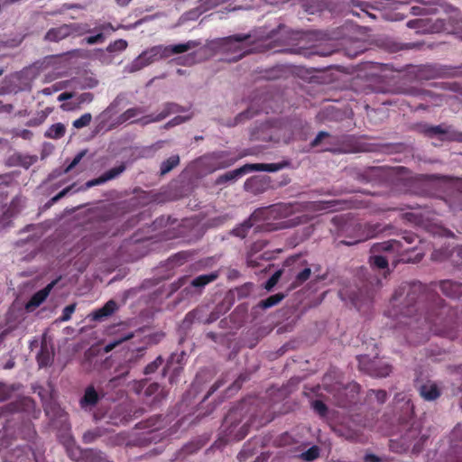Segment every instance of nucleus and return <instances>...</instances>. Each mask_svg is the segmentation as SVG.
Returning a JSON list of instances; mask_svg holds the SVG:
<instances>
[{
    "mask_svg": "<svg viewBox=\"0 0 462 462\" xmlns=\"http://www.w3.org/2000/svg\"><path fill=\"white\" fill-rule=\"evenodd\" d=\"M437 285L448 298L457 299L462 296V283L452 280H442L430 284L405 282L394 291L385 315L397 320L394 327L403 325L421 330L432 329V326L441 321L442 315L451 311L436 292Z\"/></svg>",
    "mask_w": 462,
    "mask_h": 462,
    "instance_id": "f257e3e1",
    "label": "nucleus"
},
{
    "mask_svg": "<svg viewBox=\"0 0 462 462\" xmlns=\"http://www.w3.org/2000/svg\"><path fill=\"white\" fill-rule=\"evenodd\" d=\"M297 204L277 203L264 208H256L253 218L263 221L267 231L283 229L298 224L294 219L284 220L296 212Z\"/></svg>",
    "mask_w": 462,
    "mask_h": 462,
    "instance_id": "f03ea898",
    "label": "nucleus"
},
{
    "mask_svg": "<svg viewBox=\"0 0 462 462\" xmlns=\"http://www.w3.org/2000/svg\"><path fill=\"white\" fill-rule=\"evenodd\" d=\"M250 39L249 33L234 34L215 39L210 42V46L217 53L231 55L228 61L235 62L249 52L245 48Z\"/></svg>",
    "mask_w": 462,
    "mask_h": 462,
    "instance_id": "7ed1b4c3",
    "label": "nucleus"
},
{
    "mask_svg": "<svg viewBox=\"0 0 462 462\" xmlns=\"http://www.w3.org/2000/svg\"><path fill=\"white\" fill-rule=\"evenodd\" d=\"M244 413L243 405H238L231 408L224 418L222 431L226 442L240 441L247 436L250 427L248 421L240 425Z\"/></svg>",
    "mask_w": 462,
    "mask_h": 462,
    "instance_id": "20e7f679",
    "label": "nucleus"
},
{
    "mask_svg": "<svg viewBox=\"0 0 462 462\" xmlns=\"http://www.w3.org/2000/svg\"><path fill=\"white\" fill-rule=\"evenodd\" d=\"M414 250V247L404 248L402 240L391 239L382 243L374 244L371 251L373 254H380L383 252L403 253ZM369 263L372 266L378 269H385L388 267V259L386 256L374 254L370 257Z\"/></svg>",
    "mask_w": 462,
    "mask_h": 462,
    "instance_id": "39448f33",
    "label": "nucleus"
},
{
    "mask_svg": "<svg viewBox=\"0 0 462 462\" xmlns=\"http://www.w3.org/2000/svg\"><path fill=\"white\" fill-rule=\"evenodd\" d=\"M166 426L165 418L162 415H153L150 418L141 420L135 425V429L143 430L141 440L145 443H157L165 437V431H162Z\"/></svg>",
    "mask_w": 462,
    "mask_h": 462,
    "instance_id": "423d86ee",
    "label": "nucleus"
},
{
    "mask_svg": "<svg viewBox=\"0 0 462 462\" xmlns=\"http://www.w3.org/2000/svg\"><path fill=\"white\" fill-rule=\"evenodd\" d=\"M29 402H32L31 399L23 398L15 402H12L0 408V419L5 420L3 428L0 430V433L3 431L2 437H14L15 432L12 430L14 425V418L12 416L16 412L23 411Z\"/></svg>",
    "mask_w": 462,
    "mask_h": 462,
    "instance_id": "0eeeda50",
    "label": "nucleus"
},
{
    "mask_svg": "<svg viewBox=\"0 0 462 462\" xmlns=\"http://www.w3.org/2000/svg\"><path fill=\"white\" fill-rule=\"evenodd\" d=\"M357 360L359 369L372 377H387L393 372V365L383 359H371L368 356H360Z\"/></svg>",
    "mask_w": 462,
    "mask_h": 462,
    "instance_id": "6e6552de",
    "label": "nucleus"
},
{
    "mask_svg": "<svg viewBox=\"0 0 462 462\" xmlns=\"http://www.w3.org/2000/svg\"><path fill=\"white\" fill-rule=\"evenodd\" d=\"M277 32L273 31L271 35L266 37L259 47L261 48L260 51H272L273 53H295L300 54L304 57H310L312 54H319L318 51H311L303 48H290L285 49L283 47L282 41L277 37Z\"/></svg>",
    "mask_w": 462,
    "mask_h": 462,
    "instance_id": "1a4fd4ad",
    "label": "nucleus"
},
{
    "mask_svg": "<svg viewBox=\"0 0 462 462\" xmlns=\"http://www.w3.org/2000/svg\"><path fill=\"white\" fill-rule=\"evenodd\" d=\"M237 159L238 157L232 156L226 151L214 152L203 157L204 164L211 171L226 169L233 165Z\"/></svg>",
    "mask_w": 462,
    "mask_h": 462,
    "instance_id": "9d476101",
    "label": "nucleus"
},
{
    "mask_svg": "<svg viewBox=\"0 0 462 462\" xmlns=\"http://www.w3.org/2000/svg\"><path fill=\"white\" fill-rule=\"evenodd\" d=\"M432 32H446L457 35L462 40V18L451 15L447 19H437L430 26Z\"/></svg>",
    "mask_w": 462,
    "mask_h": 462,
    "instance_id": "9b49d317",
    "label": "nucleus"
},
{
    "mask_svg": "<svg viewBox=\"0 0 462 462\" xmlns=\"http://www.w3.org/2000/svg\"><path fill=\"white\" fill-rule=\"evenodd\" d=\"M217 278V272H212L210 273L199 275L189 282V286L185 287L183 291L186 292V295L200 293L206 285H208L210 282H213Z\"/></svg>",
    "mask_w": 462,
    "mask_h": 462,
    "instance_id": "f8f14e48",
    "label": "nucleus"
},
{
    "mask_svg": "<svg viewBox=\"0 0 462 462\" xmlns=\"http://www.w3.org/2000/svg\"><path fill=\"white\" fill-rule=\"evenodd\" d=\"M168 392L158 383H150L143 391V401L149 405H158L166 399Z\"/></svg>",
    "mask_w": 462,
    "mask_h": 462,
    "instance_id": "ddd939ff",
    "label": "nucleus"
},
{
    "mask_svg": "<svg viewBox=\"0 0 462 462\" xmlns=\"http://www.w3.org/2000/svg\"><path fill=\"white\" fill-rule=\"evenodd\" d=\"M181 107L175 103H166L163 109L156 116L149 115L140 119L132 121V123H140L143 125L150 123L160 122L169 116L171 114L181 112Z\"/></svg>",
    "mask_w": 462,
    "mask_h": 462,
    "instance_id": "4468645a",
    "label": "nucleus"
},
{
    "mask_svg": "<svg viewBox=\"0 0 462 462\" xmlns=\"http://www.w3.org/2000/svg\"><path fill=\"white\" fill-rule=\"evenodd\" d=\"M103 398V394H100L94 387L90 384L86 387L82 397L79 399V407L86 411H92L100 400Z\"/></svg>",
    "mask_w": 462,
    "mask_h": 462,
    "instance_id": "2eb2a0df",
    "label": "nucleus"
},
{
    "mask_svg": "<svg viewBox=\"0 0 462 462\" xmlns=\"http://www.w3.org/2000/svg\"><path fill=\"white\" fill-rule=\"evenodd\" d=\"M450 456L455 457L452 462H462V424H457L451 431Z\"/></svg>",
    "mask_w": 462,
    "mask_h": 462,
    "instance_id": "dca6fc26",
    "label": "nucleus"
},
{
    "mask_svg": "<svg viewBox=\"0 0 462 462\" xmlns=\"http://www.w3.org/2000/svg\"><path fill=\"white\" fill-rule=\"evenodd\" d=\"M416 387L420 396L427 402L436 401L441 395L440 388L432 381H427Z\"/></svg>",
    "mask_w": 462,
    "mask_h": 462,
    "instance_id": "f3484780",
    "label": "nucleus"
},
{
    "mask_svg": "<svg viewBox=\"0 0 462 462\" xmlns=\"http://www.w3.org/2000/svg\"><path fill=\"white\" fill-rule=\"evenodd\" d=\"M445 69L438 64H424L418 67L417 76L420 79H432L444 75Z\"/></svg>",
    "mask_w": 462,
    "mask_h": 462,
    "instance_id": "a211bd4d",
    "label": "nucleus"
},
{
    "mask_svg": "<svg viewBox=\"0 0 462 462\" xmlns=\"http://www.w3.org/2000/svg\"><path fill=\"white\" fill-rule=\"evenodd\" d=\"M270 186V180L265 177L254 176L246 180L245 182V190L260 194L264 192Z\"/></svg>",
    "mask_w": 462,
    "mask_h": 462,
    "instance_id": "6ab92c4d",
    "label": "nucleus"
},
{
    "mask_svg": "<svg viewBox=\"0 0 462 462\" xmlns=\"http://www.w3.org/2000/svg\"><path fill=\"white\" fill-rule=\"evenodd\" d=\"M451 131L450 125H446L444 124L439 125H424L422 132L424 134L430 138H432L434 136H439V139L442 142L448 141L447 138Z\"/></svg>",
    "mask_w": 462,
    "mask_h": 462,
    "instance_id": "aec40b11",
    "label": "nucleus"
},
{
    "mask_svg": "<svg viewBox=\"0 0 462 462\" xmlns=\"http://www.w3.org/2000/svg\"><path fill=\"white\" fill-rule=\"evenodd\" d=\"M205 445V441L200 439H193L185 444L180 450H178L172 460L178 461L184 459L187 456L196 453Z\"/></svg>",
    "mask_w": 462,
    "mask_h": 462,
    "instance_id": "412c9836",
    "label": "nucleus"
},
{
    "mask_svg": "<svg viewBox=\"0 0 462 462\" xmlns=\"http://www.w3.org/2000/svg\"><path fill=\"white\" fill-rule=\"evenodd\" d=\"M381 231L380 226L377 224H365L364 226V234L353 240H343L340 243L346 245H356L360 242L365 241L369 238L374 237L378 232Z\"/></svg>",
    "mask_w": 462,
    "mask_h": 462,
    "instance_id": "4be33fe9",
    "label": "nucleus"
},
{
    "mask_svg": "<svg viewBox=\"0 0 462 462\" xmlns=\"http://www.w3.org/2000/svg\"><path fill=\"white\" fill-rule=\"evenodd\" d=\"M118 309L116 301L114 300H108L103 307L92 312L91 317L95 321H101L110 317Z\"/></svg>",
    "mask_w": 462,
    "mask_h": 462,
    "instance_id": "5701e85b",
    "label": "nucleus"
},
{
    "mask_svg": "<svg viewBox=\"0 0 462 462\" xmlns=\"http://www.w3.org/2000/svg\"><path fill=\"white\" fill-rule=\"evenodd\" d=\"M199 43L194 41H189L185 43L169 45L163 48L162 55L164 57H170L174 54L183 53L197 47Z\"/></svg>",
    "mask_w": 462,
    "mask_h": 462,
    "instance_id": "b1692460",
    "label": "nucleus"
},
{
    "mask_svg": "<svg viewBox=\"0 0 462 462\" xmlns=\"http://www.w3.org/2000/svg\"><path fill=\"white\" fill-rule=\"evenodd\" d=\"M56 281H53L42 290L35 292L28 301L27 308L29 309L39 307L47 299Z\"/></svg>",
    "mask_w": 462,
    "mask_h": 462,
    "instance_id": "393cba45",
    "label": "nucleus"
},
{
    "mask_svg": "<svg viewBox=\"0 0 462 462\" xmlns=\"http://www.w3.org/2000/svg\"><path fill=\"white\" fill-rule=\"evenodd\" d=\"M68 28L67 23L59 27L51 28L46 32L44 40L47 42H58L69 36V31Z\"/></svg>",
    "mask_w": 462,
    "mask_h": 462,
    "instance_id": "a878e982",
    "label": "nucleus"
},
{
    "mask_svg": "<svg viewBox=\"0 0 462 462\" xmlns=\"http://www.w3.org/2000/svg\"><path fill=\"white\" fill-rule=\"evenodd\" d=\"M382 175V170L379 167H369L365 169L363 171L358 172L356 180L361 182H375Z\"/></svg>",
    "mask_w": 462,
    "mask_h": 462,
    "instance_id": "bb28decb",
    "label": "nucleus"
},
{
    "mask_svg": "<svg viewBox=\"0 0 462 462\" xmlns=\"http://www.w3.org/2000/svg\"><path fill=\"white\" fill-rule=\"evenodd\" d=\"M248 172H250V170H249V166L247 163L238 169L227 171L225 174L219 176L217 182L218 184H221V183L227 182L229 180H235Z\"/></svg>",
    "mask_w": 462,
    "mask_h": 462,
    "instance_id": "cd10ccee",
    "label": "nucleus"
},
{
    "mask_svg": "<svg viewBox=\"0 0 462 462\" xmlns=\"http://www.w3.org/2000/svg\"><path fill=\"white\" fill-rule=\"evenodd\" d=\"M288 163L278 162V163H248L250 171H268L275 172L283 169Z\"/></svg>",
    "mask_w": 462,
    "mask_h": 462,
    "instance_id": "c85d7f7f",
    "label": "nucleus"
},
{
    "mask_svg": "<svg viewBox=\"0 0 462 462\" xmlns=\"http://www.w3.org/2000/svg\"><path fill=\"white\" fill-rule=\"evenodd\" d=\"M257 222H260V219L253 218L252 213L246 220H245L242 224H240L238 226L233 229L234 236H238L240 238H245L247 236L249 230Z\"/></svg>",
    "mask_w": 462,
    "mask_h": 462,
    "instance_id": "c756f323",
    "label": "nucleus"
},
{
    "mask_svg": "<svg viewBox=\"0 0 462 462\" xmlns=\"http://www.w3.org/2000/svg\"><path fill=\"white\" fill-rule=\"evenodd\" d=\"M40 367H47L51 365L53 356L48 349L46 344L41 346V349L36 356Z\"/></svg>",
    "mask_w": 462,
    "mask_h": 462,
    "instance_id": "7c9ffc66",
    "label": "nucleus"
},
{
    "mask_svg": "<svg viewBox=\"0 0 462 462\" xmlns=\"http://www.w3.org/2000/svg\"><path fill=\"white\" fill-rule=\"evenodd\" d=\"M285 298V294L279 292L269 296L268 298L262 300L258 302L257 307L261 310H267L277 304H279Z\"/></svg>",
    "mask_w": 462,
    "mask_h": 462,
    "instance_id": "2f4dec72",
    "label": "nucleus"
},
{
    "mask_svg": "<svg viewBox=\"0 0 462 462\" xmlns=\"http://www.w3.org/2000/svg\"><path fill=\"white\" fill-rule=\"evenodd\" d=\"M66 127L62 123L51 125L45 132L44 136L50 139H60L64 136Z\"/></svg>",
    "mask_w": 462,
    "mask_h": 462,
    "instance_id": "473e14b6",
    "label": "nucleus"
},
{
    "mask_svg": "<svg viewBox=\"0 0 462 462\" xmlns=\"http://www.w3.org/2000/svg\"><path fill=\"white\" fill-rule=\"evenodd\" d=\"M180 164V156L178 154L171 155L168 159L164 160L161 163L160 167V174L166 175L171 171H172L175 167Z\"/></svg>",
    "mask_w": 462,
    "mask_h": 462,
    "instance_id": "72a5a7b5",
    "label": "nucleus"
},
{
    "mask_svg": "<svg viewBox=\"0 0 462 462\" xmlns=\"http://www.w3.org/2000/svg\"><path fill=\"white\" fill-rule=\"evenodd\" d=\"M106 432L105 429L102 428H95L93 430H89L86 431L82 436V441L85 444H90L95 442L97 439L104 436Z\"/></svg>",
    "mask_w": 462,
    "mask_h": 462,
    "instance_id": "f704fd0d",
    "label": "nucleus"
},
{
    "mask_svg": "<svg viewBox=\"0 0 462 462\" xmlns=\"http://www.w3.org/2000/svg\"><path fill=\"white\" fill-rule=\"evenodd\" d=\"M143 113H145V109L143 107H131L122 113L119 116L118 120L120 123H125Z\"/></svg>",
    "mask_w": 462,
    "mask_h": 462,
    "instance_id": "c9c22d12",
    "label": "nucleus"
},
{
    "mask_svg": "<svg viewBox=\"0 0 462 462\" xmlns=\"http://www.w3.org/2000/svg\"><path fill=\"white\" fill-rule=\"evenodd\" d=\"M258 110L257 109H254L252 106L249 107L248 109L239 113L234 119V123L231 125L232 126H235L238 124H242L244 123L245 121L254 117L255 115L258 114Z\"/></svg>",
    "mask_w": 462,
    "mask_h": 462,
    "instance_id": "e433bc0d",
    "label": "nucleus"
},
{
    "mask_svg": "<svg viewBox=\"0 0 462 462\" xmlns=\"http://www.w3.org/2000/svg\"><path fill=\"white\" fill-rule=\"evenodd\" d=\"M125 169H126V167H125V163H121L120 165L106 171V172H104L102 174V176L105 180V182L117 178L120 174H122L125 171Z\"/></svg>",
    "mask_w": 462,
    "mask_h": 462,
    "instance_id": "4c0bfd02",
    "label": "nucleus"
},
{
    "mask_svg": "<svg viewBox=\"0 0 462 462\" xmlns=\"http://www.w3.org/2000/svg\"><path fill=\"white\" fill-rule=\"evenodd\" d=\"M311 274V269L310 267H305L301 271L296 273L295 279L292 282L294 287L300 286L303 284L306 281H308Z\"/></svg>",
    "mask_w": 462,
    "mask_h": 462,
    "instance_id": "58836bf2",
    "label": "nucleus"
},
{
    "mask_svg": "<svg viewBox=\"0 0 462 462\" xmlns=\"http://www.w3.org/2000/svg\"><path fill=\"white\" fill-rule=\"evenodd\" d=\"M340 201L332 199V200H327V201H318L315 202L313 205V208L315 210H328V211H333L335 210L336 206L339 205Z\"/></svg>",
    "mask_w": 462,
    "mask_h": 462,
    "instance_id": "ea45409f",
    "label": "nucleus"
},
{
    "mask_svg": "<svg viewBox=\"0 0 462 462\" xmlns=\"http://www.w3.org/2000/svg\"><path fill=\"white\" fill-rule=\"evenodd\" d=\"M67 27H69L68 30L69 31V35L74 34V33L81 35V34H84L87 32H93V30L88 29V26L87 23H69V24H67Z\"/></svg>",
    "mask_w": 462,
    "mask_h": 462,
    "instance_id": "a19ab883",
    "label": "nucleus"
},
{
    "mask_svg": "<svg viewBox=\"0 0 462 462\" xmlns=\"http://www.w3.org/2000/svg\"><path fill=\"white\" fill-rule=\"evenodd\" d=\"M449 208L454 213L462 211V191H457L449 199Z\"/></svg>",
    "mask_w": 462,
    "mask_h": 462,
    "instance_id": "79ce46f5",
    "label": "nucleus"
},
{
    "mask_svg": "<svg viewBox=\"0 0 462 462\" xmlns=\"http://www.w3.org/2000/svg\"><path fill=\"white\" fill-rule=\"evenodd\" d=\"M128 46V43L125 40L118 39L115 42H111L107 47L106 51L110 53L114 52H122L124 51Z\"/></svg>",
    "mask_w": 462,
    "mask_h": 462,
    "instance_id": "37998d69",
    "label": "nucleus"
},
{
    "mask_svg": "<svg viewBox=\"0 0 462 462\" xmlns=\"http://www.w3.org/2000/svg\"><path fill=\"white\" fill-rule=\"evenodd\" d=\"M319 448L318 446H312L308 450L302 452L300 457L305 461H313L319 457Z\"/></svg>",
    "mask_w": 462,
    "mask_h": 462,
    "instance_id": "c03bdc74",
    "label": "nucleus"
},
{
    "mask_svg": "<svg viewBox=\"0 0 462 462\" xmlns=\"http://www.w3.org/2000/svg\"><path fill=\"white\" fill-rule=\"evenodd\" d=\"M92 120V116L90 113L83 114L79 118L73 121V126L77 129H80L88 126Z\"/></svg>",
    "mask_w": 462,
    "mask_h": 462,
    "instance_id": "a18cd8bd",
    "label": "nucleus"
},
{
    "mask_svg": "<svg viewBox=\"0 0 462 462\" xmlns=\"http://www.w3.org/2000/svg\"><path fill=\"white\" fill-rule=\"evenodd\" d=\"M87 153V150H83L81 152H79L74 158L73 160L71 161V162L67 165L64 169H63V171L62 173L63 174H67L69 173L72 169H74L79 162L80 161L83 159V157L86 155Z\"/></svg>",
    "mask_w": 462,
    "mask_h": 462,
    "instance_id": "49530a36",
    "label": "nucleus"
},
{
    "mask_svg": "<svg viewBox=\"0 0 462 462\" xmlns=\"http://www.w3.org/2000/svg\"><path fill=\"white\" fill-rule=\"evenodd\" d=\"M162 363H163V360H162V356H157L155 358V360H153L152 362H151L150 364H148L145 366L143 373L145 374H152L155 373L157 371V369L162 365Z\"/></svg>",
    "mask_w": 462,
    "mask_h": 462,
    "instance_id": "de8ad7c7",
    "label": "nucleus"
},
{
    "mask_svg": "<svg viewBox=\"0 0 462 462\" xmlns=\"http://www.w3.org/2000/svg\"><path fill=\"white\" fill-rule=\"evenodd\" d=\"M311 407L320 417H325L328 414L327 405L320 400H315L311 402Z\"/></svg>",
    "mask_w": 462,
    "mask_h": 462,
    "instance_id": "09e8293b",
    "label": "nucleus"
},
{
    "mask_svg": "<svg viewBox=\"0 0 462 462\" xmlns=\"http://www.w3.org/2000/svg\"><path fill=\"white\" fill-rule=\"evenodd\" d=\"M282 271H276L265 282L264 288L270 291L273 289V287L278 283L279 280L282 277Z\"/></svg>",
    "mask_w": 462,
    "mask_h": 462,
    "instance_id": "8fccbe9b",
    "label": "nucleus"
},
{
    "mask_svg": "<svg viewBox=\"0 0 462 462\" xmlns=\"http://www.w3.org/2000/svg\"><path fill=\"white\" fill-rule=\"evenodd\" d=\"M75 310H76V304L75 303L69 304V305L66 306L63 309V310H62V314L60 317V321H68V320H69L71 319V316L74 313Z\"/></svg>",
    "mask_w": 462,
    "mask_h": 462,
    "instance_id": "3c124183",
    "label": "nucleus"
},
{
    "mask_svg": "<svg viewBox=\"0 0 462 462\" xmlns=\"http://www.w3.org/2000/svg\"><path fill=\"white\" fill-rule=\"evenodd\" d=\"M372 394L374 395L375 399L380 404L384 403L388 397V394L384 390H369L368 395L371 396Z\"/></svg>",
    "mask_w": 462,
    "mask_h": 462,
    "instance_id": "603ef678",
    "label": "nucleus"
},
{
    "mask_svg": "<svg viewBox=\"0 0 462 462\" xmlns=\"http://www.w3.org/2000/svg\"><path fill=\"white\" fill-rule=\"evenodd\" d=\"M13 391V387L0 383V402L8 400L11 397Z\"/></svg>",
    "mask_w": 462,
    "mask_h": 462,
    "instance_id": "864d4df0",
    "label": "nucleus"
},
{
    "mask_svg": "<svg viewBox=\"0 0 462 462\" xmlns=\"http://www.w3.org/2000/svg\"><path fill=\"white\" fill-rule=\"evenodd\" d=\"M105 180L102 175H100L98 178L88 180L85 185L79 189V190H87L94 186L104 184Z\"/></svg>",
    "mask_w": 462,
    "mask_h": 462,
    "instance_id": "5fc2aeb1",
    "label": "nucleus"
},
{
    "mask_svg": "<svg viewBox=\"0 0 462 462\" xmlns=\"http://www.w3.org/2000/svg\"><path fill=\"white\" fill-rule=\"evenodd\" d=\"M75 185L76 184L73 183L72 185L68 186L65 189H63L61 191H60L53 198L51 199V200L49 201V204H53V203L59 201L63 197H65L75 187Z\"/></svg>",
    "mask_w": 462,
    "mask_h": 462,
    "instance_id": "6e6d98bb",
    "label": "nucleus"
},
{
    "mask_svg": "<svg viewBox=\"0 0 462 462\" xmlns=\"http://www.w3.org/2000/svg\"><path fill=\"white\" fill-rule=\"evenodd\" d=\"M427 20L426 19H413L407 23V26L411 29H421L426 25Z\"/></svg>",
    "mask_w": 462,
    "mask_h": 462,
    "instance_id": "4d7b16f0",
    "label": "nucleus"
},
{
    "mask_svg": "<svg viewBox=\"0 0 462 462\" xmlns=\"http://www.w3.org/2000/svg\"><path fill=\"white\" fill-rule=\"evenodd\" d=\"M109 442L113 446L123 445L125 442V436L124 433H117L109 438Z\"/></svg>",
    "mask_w": 462,
    "mask_h": 462,
    "instance_id": "13d9d810",
    "label": "nucleus"
},
{
    "mask_svg": "<svg viewBox=\"0 0 462 462\" xmlns=\"http://www.w3.org/2000/svg\"><path fill=\"white\" fill-rule=\"evenodd\" d=\"M86 42L89 45H93L96 43L103 42L105 41V36L103 32H98L96 35L87 37L85 39Z\"/></svg>",
    "mask_w": 462,
    "mask_h": 462,
    "instance_id": "bf43d9fd",
    "label": "nucleus"
},
{
    "mask_svg": "<svg viewBox=\"0 0 462 462\" xmlns=\"http://www.w3.org/2000/svg\"><path fill=\"white\" fill-rule=\"evenodd\" d=\"M420 434V429L418 427L412 426L402 437L403 440L407 442L412 439H416Z\"/></svg>",
    "mask_w": 462,
    "mask_h": 462,
    "instance_id": "052dcab7",
    "label": "nucleus"
},
{
    "mask_svg": "<svg viewBox=\"0 0 462 462\" xmlns=\"http://www.w3.org/2000/svg\"><path fill=\"white\" fill-rule=\"evenodd\" d=\"M93 99H94V96L92 93H90V92L82 93L77 98V100H78L77 106H79L84 103H90L93 101Z\"/></svg>",
    "mask_w": 462,
    "mask_h": 462,
    "instance_id": "680f3d73",
    "label": "nucleus"
},
{
    "mask_svg": "<svg viewBox=\"0 0 462 462\" xmlns=\"http://www.w3.org/2000/svg\"><path fill=\"white\" fill-rule=\"evenodd\" d=\"M328 136H329V134H328V133L324 132V131L319 132V133L317 134V136L314 138V140L310 143V146H311L312 148H313V147H317V146H319V145L321 143L322 140H323L324 138L328 137Z\"/></svg>",
    "mask_w": 462,
    "mask_h": 462,
    "instance_id": "e2e57ef3",
    "label": "nucleus"
},
{
    "mask_svg": "<svg viewBox=\"0 0 462 462\" xmlns=\"http://www.w3.org/2000/svg\"><path fill=\"white\" fill-rule=\"evenodd\" d=\"M447 138L448 139V142L462 143V132H458L451 128L450 134Z\"/></svg>",
    "mask_w": 462,
    "mask_h": 462,
    "instance_id": "0e129e2a",
    "label": "nucleus"
},
{
    "mask_svg": "<svg viewBox=\"0 0 462 462\" xmlns=\"http://www.w3.org/2000/svg\"><path fill=\"white\" fill-rule=\"evenodd\" d=\"M185 121V117H182L180 116H177L171 120H170L165 125L164 128L168 129L170 127H173L175 125H178Z\"/></svg>",
    "mask_w": 462,
    "mask_h": 462,
    "instance_id": "69168bd1",
    "label": "nucleus"
},
{
    "mask_svg": "<svg viewBox=\"0 0 462 462\" xmlns=\"http://www.w3.org/2000/svg\"><path fill=\"white\" fill-rule=\"evenodd\" d=\"M278 442L281 446H286L291 444L293 441L291 436L286 432L280 437Z\"/></svg>",
    "mask_w": 462,
    "mask_h": 462,
    "instance_id": "338daca9",
    "label": "nucleus"
},
{
    "mask_svg": "<svg viewBox=\"0 0 462 462\" xmlns=\"http://www.w3.org/2000/svg\"><path fill=\"white\" fill-rule=\"evenodd\" d=\"M254 255L252 253H248L247 257H246L247 266L252 267V268H255L260 265L258 259L254 258Z\"/></svg>",
    "mask_w": 462,
    "mask_h": 462,
    "instance_id": "774afa93",
    "label": "nucleus"
}]
</instances>
